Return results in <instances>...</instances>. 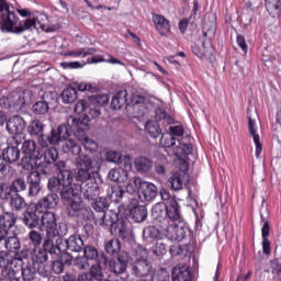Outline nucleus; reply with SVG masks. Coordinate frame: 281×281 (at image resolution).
Segmentation results:
<instances>
[{
  "label": "nucleus",
  "mask_w": 281,
  "mask_h": 281,
  "mask_svg": "<svg viewBox=\"0 0 281 281\" xmlns=\"http://www.w3.org/2000/svg\"><path fill=\"white\" fill-rule=\"evenodd\" d=\"M58 201H60V198H58V194L50 193L46 196L42 198L35 205L36 212H40L43 214L44 212H48L47 210H54L58 205Z\"/></svg>",
  "instance_id": "nucleus-21"
},
{
  "label": "nucleus",
  "mask_w": 281,
  "mask_h": 281,
  "mask_svg": "<svg viewBox=\"0 0 281 281\" xmlns=\"http://www.w3.org/2000/svg\"><path fill=\"white\" fill-rule=\"evenodd\" d=\"M44 161L53 166V168H56V164H58V149H56V147L46 149L44 153Z\"/></svg>",
  "instance_id": "nucleus-54"
},
{
  "label": "nucleus",
  "mask_w": 281,
  "mask_h": 281,
  "mask_svg": "<svg viewBox=\"0 0 281 281\" xmlns=\"http://www.w3.org/2000/svg\"><path fill=\"white\" fill-rule=\"evenodd\" d=\"M26 126L25 120L19 115H13L7 121V131L13 137H21L20 135H23Z\"/></svg>",
  "instance_id": "nucleus-18"
},
{
  "label": "nucleus",
  "mask_w": 281,
  "mask_h": 281,
  "mask_svg": "<svg viewBox=\"0 0 281 281\" xmlns=\"http://www.w3.org/2000/svg\"><path fill=\"white\" fill-rule=\"evenodd\" d=\"M167 202H158L151 209V218L158 223H168L167 217Z\"/></svg>",
  "instance_id": "nucleus-32"
},
{
  "label": "nucleus",
  "mask_w": 281,
  "mask_h": 281,
  "mask_svg": "<svg viewBox=\"0 0 281 281\" xmlns=\"http://www.w3.org/2000/svg\"><path fill=\"white\" fill-rule=\"evenodd\" d=\"M108 196L110 199H114V201L120 202L121 199H124V194L126 193L122 187H111L105 184Z\"/></svg>",
  "instance_id": "nucleus-55"
},
{
  "label": "nucleus",
  "mask_w": 281,
  "mask_h": 281,
  "mask_svg": "<svg viewBox=\"0 0 281 281\" xmlns=\"http://www.w3.org/2000/svg\"><path fill=\"white\" fill-rule=\"evenodd\" d=\"M104 251L108 256H120L122 254V241L111 238L104 241Z\"/></svg>",
  "instance_id": "nucleus-39"
},
{
  "label": "nucleus",
  "mask_w": 281,
  "mask_h": 281,
  "mask_svg": "<svg viewBox=\"0 0 281 281\" xmlns=\"http://www.w3.org/2000/svg\"><path fill=\"white\" fill-rule=\"evenodd\" d=\"M119 214L124 218H130L133 223H144L148 218V209L146 205H140L137 200L132 199L127 209L124 204L119 206Z\"/></svg>",
  "instance_id": "nucleus-5"
},
{
  "label": "nucleus",
  "mask_w": 281,
  "mask_h": 281,
  "mask_svg": "<svg viewBox=\"0 0 281 281\" xmlns=\"http://www.w3.org/2000/svg\"><path fill=\"white\" fill-rule=\"evenodd\" d=\"M49 111V103L47 101H37L32 106L34 115H45Z\"/></svg>",
  "instance_id": "nucleus-57"
},
{
  "label": "nucleus",
  "mask_w": 281,
  "mask_h": 281,
  "mask_svg": "<svg viewBox=\"0 0 281 281\" xmlns=\"http://www.w3.org/2000/svg\"><path fill=\"white\" fill-rule=\"evenodd\" d=\"M88 100L91 106L102 109V106H106V104H109L111 97H109V94H94L90 95Z\"/></svg>",
  "instance_id": "nucleus-48"
},
{
  "label": "nucleus",
  "mask_w": 281,
  "mask_h": 281,
  "mask_svg": "<svg viewBox=\"0 0 281 281\" xmlns=\"http://www.w3.org/2000/svg\"><path fill=\"white\" fill-rule=\"evenodd\" d=\"M22 223H24L25 227L29 229H36V227L41 223V213L40 211H26L23 213Z\"/></svg>",
  "instance_id": "nucleus-29"
},
{
  "label": "nucleus",
  "mask_w": 281,
  "mask_h": 281,
  "mask_svg": "<svg viewBox=\"0 0 281 281\" xmlns=\"http://www.w3.org/2000/svg\"><path fill=\"white\" fill-rule=\"evenodd\" d=\"M169 221H173L178 223H181V206L179 205V202H177L175 199L167 202V223Z\"/></svg>",
  "instance_id": "nucleus-31"
},
{
  "label": "nucleus",
  "mask_w": 281,
  "mask_h": 281,
  "mask_svg": "<svg viewBox=\"0 0 281 281\" xmlns=\"http://www.w3.org/2000/svg\"><path fill=\"white\" fill-rule=\"evenodd\" d=\"M33 260L37 265H45L49 260V256H58V251H60V244L58 243V239L56 243L49 241L48 238L44 237L43 245L38 248H33Z\"/></svg>",
  "instance_id": "nucleus-6"
},
{
  "label": "nucleus",
  "mask_w": 281,
  "mask_h": 281,
  "mask_svg": "<svg viewBox=\"0 0 281 281\" xmlns=\"http://www.w3.org/2000/svg\"><path fill=\"white\" fill-rule=\"evenodd\" d=\"M164 238H166V231H161L155 225L146 226L143 229V240L146 245H151V243H156L157 240H164Z\"/></svg>",
  "instance_id": "nucleus-20"
},
{
  "label": "nucleus",
  "mask_w": 281,
  "mask_h": 281,
  "mask_svg": "<svg viewBox=\"0 0 281 281\" xmlns=\"http://www.w3.org/2000/svg\"><path fill=\"white\" fill-rule=\"evenodd\" d=\"M16 225V215L13 212H5L0 215V227L5 232V238H8V231L12 229Z\"/></svg>",
  "instance_id": "nucleus-36"
},
{
  "label": "nucleus",
  "mask_w": 281,
  "mask_h": 281,
  "mask_svg": "<svg viewBox=\"0 0 281 281\" xmlns=\"http://www.w3.org/2000/svg\"><path fill=\"white\" fill-rule=\"evenodd\" d=\"M170 273L166 268H159L151 273L150 281H169Z\"/></svg>",
  "instance_id": "nucleus-58"
},
{
  "label": "nucleus",
  "mask_w": 281,
  "mask_h": 281,
  "mask_svg": "<svg viewBox=\"0 0 281 281\" xmlns=\"http://www.w3.org/2000/svg\"><path fill=\"white\" fill-rule=\"evenodd\" d=\"M186 181V172L184 171H175L169 178V183L175 190V192H179V190H183V182Z\"/></svg>",
  "instance_id": "nucleus-42"
},
{
  "label": "nucleus",
  "mask_w": 281,
  "mask_h": 281,
  "mask_svg": "<svg viewBox=\"0 0 281 281\" xmlns=\"http://www.w3.org/2000/svg\"><path fill=\"white\" fill-rule=\"evenodd\" d=\"M144 184V180L139 177H134L132 178L127 186H126V192H128V194H139V190L142 189V186Z\"/></svg>",
  "instance_id": "nucleus-53"
},
{
  "label": "nucleus",
  "mask_w": 281,
  "mask_h": 281,
  "mask_svg": "<svg viewBox=\"0 0 281 281\" xmlns=\"http://www.w3.org/2000/svg\"><path fill=\"white\" fill-rule=\"evenodd\" d=\"M23 139L19 136H11L7 139V147L2 150V158L7 164H16L18 159H21V146Z\"/></svg>",
  "instance_id": "nucleus-12"
},
{
  "label": "nucleus",
  "mask_w": 281,
  "mask_h": 281,
  "mask_svg": "<svg viewBox=\"0 0 281 281\" xmlns=\"http://www.w3.org/2000/svg\"><path fill=\"white\" fill-rule=\"evenodd\" d=\"M40 221L47 232H50L54 229V227H58V220L56 218V213L54 212H44L42 217H40Z\"/></svg>",
  "instance_id": "nucleus-38"
},
{
  "label": "nucleus",
  "mask_w": 281,
  "mask_h": 281,
  "mask_svg": "<svg viewBox=\"0 0 281 281\" xmlns=\"http://www.w3.org/2000/svg\"><path fill=\"white\" fill-rule=\"evenodd\" d=\"M153 23L160 36L170 34V20L157 13H151Z\"/></svg>",
  "instance_id": "nucleus-25"
},
{
  "label": "nucleus",
  "mask_w": 281,
  "mask_h": 281,
  "mask_svg": "<svg viewBox=\"0 0 281 281\" xmlns=\"http://www.w3.org/2000/svg\"><path fill=\"white\" fill-rule=\"evenodd\" d=\"M98 223L100 227H111V231L113 232V228L115 227L116 223L115 217L109 215V213H103L101 218L98 220Z\"/></svg>",
  "instance_id": "nucleus-59"
},
{
  "label": "nucleus",
  "mask_w": 281,
  "mask_h": 281,
  "mask_svg": "<svg viewBox=\"0 0 281 281\" xmlns=\"http://www.w3.org/2000/svg\"><path fill=\"white\" fill-rule=\"evenodd\" d=\"M69 233V226L67 223L61 222L54 226V228L45 234V238H47L52 243H56L57 240H63L65 236Z\"/></svg>",
  "instance_id": "nucleus-24"
},
{
  "label": "nucleus",
  "mask_w": 281,
  "mask_h": 281,
  "mask_svg": "<svg viewBox=\"0 0 281 281\" xmlns=\"http://www.w3.org/2000/svg\"><path fill=\"white\" fill-rule=\"evenodd\" d=\"M154 172H156L158 177H166V175H168V158H166V156H161L155 161Z\"/></svg>",
  "instance_id": "nucleus-47"
},
{
  "label": "nucleus",
  "mask_w": 281,
  "mask_h": 281,
  "mask_svg": "<svg viewBox=\"0 0 281 281\" xmlns=\"http://www.w3.org/2000/svg\"><path fill=\"white\" fill-rule=\"evenodd\" d=\"M64 187L63 182L57 177H52L48 179L47 188L50 192H59Z\"/></svg>",
  "instance_id": "nucleus-64"
},
{
  "label": "nucleus",
  "mask_w": 281,
  "mask_h": 281,
  "mask_svg": "<svg viewBox=\"0 0 281 281\" xmlns=\"http://www.w3.org/2000/svg\"><path fill=\"white\" fill-rule=\"evenodd\" d=\"M66 248L68 251H74L75 254H80L85 249V240L80 235H71L70 238L65 240Z\"/></svg>",
  "instance_id": "nucleus-34"
},
{
  "label": "nucleus",
  "mask_w": 281,
  "mask_h": 281,
  "mask_svg": "<svg viewBox=\"0 0 281 281\" xmlns=\"http://www.w3.org/2000/svg\"><path fill=\"white\" fill-rule=\"evenodd\" d=\"M266 10L269 14H280V0H265Z\"/></svg>",
  "instance_id": "nucleus-63"
},
{
  "label": "nucleus",
  "mask_w": 281,
  "mask_h": 281,
  "mask_svg": "<svg viewBox=\"0 0 281 281\" xmlns=\"http://www.w3.org/2000/svg\"><path fill=\"white\" fill-rule=\"evenodd\" d=\"M131 271L135 278H148L153 271V263L148 259H137L132 263Z\"/></svg>",
  "instance_id": "nucleus-19"
},
{
  "label": "nucleus",
  "mask_w": 281,
  "mask_h": 281,
  "mask_svg": "<svg viewBox=\"0 0 281 281\" xmlns=\"http://www.w3.org/2000/svg\"><path fill=\"white\" fill-rule=\"evenodd\" d=\"M83 256L88 259L91 260L92 262H100V258L104 255V252L98 251V248H95L92 245H88L83 247Z\"/></svg>",
  "instance_id": "nucleus-46"
},
{
  "label": "nucleus",
  "mask_w": 281,
  "mask_h": 281,
  "mask_svg": "<svg viewBox=\"0 0 281 281\" xmlns=\"http://www.w3.org/2000/svg\"><path fill=\"white\" fill-rule=\"evenodd\" d=\"M98 52L95 48H78L76 50H70L64 54V56L72 58H87V56H93Z\"/></svg>",
  "instance_id": "nucleus-50"
},
{
  "label": "nucleus",
  "mask_w": 281,
  "mask_h": 281,
  "mask_svg": "<svg viewBox=\"0 0 281 281\" xmlns=\"http://www.w3.org/2000/svg\"><path fill=\"white\" fill-rule=\"evenodd\" d=\"M108 179L114 183H124L128 179V173L124 169H111Z\"/></svg>",
  "instance_id": "nucleus-45"
},
{
  "label": "nucleus",
  "mask_w": 281,
  "mask_h": 281,
  "mask_svg": "<svg viewBox=\"0 0 281 281\" xmlns=\"http://www.w3.org/2000/svg\"><path fill=\"white\" fill-rule=\"evenodd\" d=\"M75 166L77 171L75 172V179H87L89 177H100V172L97 171L95 167L98 164L93 158L87 154H77L75 159Z\"/></svg>",
  "instance_id": "nucleus-4"
},
{
  "label": "nucleus",
  "mask_w": 281,
  "mask_h": 281,
  "mask_svg": "<svg viewBox=\"0 0 281 281\" xmlns=\"http://www.w3.org/2000/svg\"><path fill=\"white\" fill-rule=\"evenodd\" d=\"M248 131L255 142V146H256L255 155L258 159L262 154V143H260V135L258 134V128L256 127V120L251 119V116H248Z\"/></svg>",
  "instance_id": "nucleus-27"
},
{
  "label": "nucleus",
  "mask_w": 281,
  "mask_h": 281,
  "mask_svg": "<svg viewBox=\"0 0 281 281\" xmlns=\"http://www.w3.org/2000/svg\"><path fill=\"white\" fill-rule=\"evenodd\" d=\"M55 170L57 172V178L64 186H71L74 179H76V173L71 170V167L67 166L65 160H58L55 164Z\"/></svg>",
  "instance_id": "nucleus-16"
},
{
  "label": "nucleus",
  "mask_w": 281,
  "mask_h": 281,
  "mask_svg": "<svg viewBox=\"0 0 281 281\" xmlns=\"http://www.w3.org/2000/svg\"><path fill=\"white\" fill-rule=\"evenodd\" d=\"M54 165H49L45 160L40 162L37 169L35 171L29 172L26 176V183L29 186V196H38L41 194V176L44 175L45 177L52 175V168Z\"/></svg>",
  "instance_id": "nucleus-3"
},
{
  "label": "nucleus",
  "mask_w": 281,
  "mask_h": 281,
  "mask_svg": "<svg viewBox=\"0 0 281 281\" xmlns=\"http://www.w3.org/2000/svg\"><path fill=\"white\" fill-rule=\"evenodd\" d=\"M9 200V205L12 212H23V210L27 207L25 198H23L20 193H13Z\"/></svg>",
  "instance_id": "nucleus-40"
},
{
  "label": "nucleus",
  "mask_w": 281,
  "mask_h": 281,
  "mask_svg": "<svg viewBox=\"0 0 281 281\" xmlns=\"http://www.w3.org/2000/svg\"><path fill=\"white\" fill-rule=\"evenodd\" d=\"M21 150L25 159H32L33 161H38V159H43L44 154L43 151H41V147L36 145V140H24Z\"/></svg>",
  "instance_id": "nucleus-17"
},
{
  "label": "nucleus",
  "mask_w": 281,
  "mask_h": 281,
  "mask_svg": "<svg viewBox=\"0 0 281 281\" xmlns=\"http://www.w3.org/2000/svg\"><path fill=\"white\" fill-rule=\"evenodd\" d=\"M261 223H263L261 227V238H262V251L266 256L271 254V241L269 240V235L271 234V226L269 221L265 220V216L261 215Z\"/></svg>",
  "instance_id": "nucleus-26"
},
{
  "label": "nucleus",
  "mask_w": 281,
  "mask_h": 281,
  "mask_svg": "<svg viewBox=\"0 0 281 281\" xmlns=\"http://www.w3.org/2000/svg\"><path fill=\"white\" fill-rule=\"evenodd\" d=\"M100 176H89L86 179H75L79 184L81 196L85 201H95L100 196V184H98Z\"/></svg>",
  "instance_id": "nucleus-8"
},
{
  "label": "nucleus",
  "mask_w": 281,
  "mask_h": 281,
  "mask_svg": "<svg viewBox=\"0 0 281 281\" xmlns=\"http://www.w3.org/2000/svg\"><path fill=\"white\" fill-rule=\"evenodd\" d=\"M113 229L116 236H119V238H122V240H126L128 238V228H126V223L117 222Z\"/></svg>",
  "instance_id": "nucleus-60"
},
{
  "label": "nucleus",
  "mask_w": 281,
  "mask_h": 281,
  "mask_svg": "<svg viewBox=\"0 0 281 281\" xmlns=\"http://www.w3.org/2000/svg\"><path fill=\"white\" fill-rule=\"evenodd\" d=\"M13 194L12 184L0 182V199L8 201Z\"/></svg>",
  "instance_id": "nucleus-61"
},
{
  "label": "nucleus",
  "mask_w": 281,
  "mask_h": 281,
  "mask_svg": "<svg viewBox=\"0 0 281 281\" xmlns=\"http://www.w3.org/2000/svg\"><path fill=\"white\" fill-rule=\"evenodd\" d=\"M64 205L66 207V214L70 218H81V221H91L93 218V211L82 206V200L80 198H75Z\"/></svg>",
  "instance_id": "nucleus-10"
},
{
  "label": "nucleus",
  "mask_w": 281,
  "mask_h": 281,
  "mask_svg": "<svg viewBox=\"0 0 281 281\" xmlns=\"http://www.w3.org/2000/svg\"><path fill=\"white\" fill-rule=\"evenodd\" d=\"M27 240H29V247L30 249H38L40 247H43V243L45 241V236L43 233L31 229L27 234Z\"/></svg>",
  "instance_id": "nucleus-37"
},
{
  "label": "nucleus",
  "mask_w": 281,
  "mask_h": 281,
  "mask_svg": "<svg viewBox=\"0 0 281 281\" xmlns=\"http://www.w3.org/2000/svg\"><path fill=\"white\" fill-rule=\"evenodd\" d=\"M30 102H32V91L25 90L7 97L4 100V108L12 112L23 111Z\"/></svg>",
  "instance_id": "nucleus-11"
},
{
  "label": "nucleus",
  "mask_w": 281,
  "mask_h": 281,
  "mask_svg": "<svg viewBox=\"0 0 281 281\" xmlns=\"http://www.w3.org/2000/svg\"><path fill=\"white\" fill-rule=\"evenodd\" d=\"M157 186L153 184L151 182L143 181V184L138 192V198L140 199V201H143V203H150L157 198Z\"/></svg>",
  "instance_id": "nucleus-22"
},
{
  "label": "nucleus",
  "mask_w": 281,
  "mask_h": 281,
  "mask_svg": "<svg viewBox=\"0 0 281 281\" xmlns=\"http://www.w3.org/2000/svg\"><path fill=\"white\" fill-rule=\"evenodd\" d=\"M145 133L153 137V139H157L159 135H161V126L157 121H147L145 124Z\"/></svg>",
  "instance_id": "nucleus-51"
},
{
  "label": "nucleus",
  "mask_w": 281,
  "mask_h": 281,
  "mask_svg": "<svg viewBox=\"0 0 281 281\" xmlns=\"http://www.w3.org/2000/svg\"><path fill=\"white\" fill-rule=\"evenodd\" d=\"M172 281H192V272L187 266L176 267L171 272Z\"/></svg>",
  "instance_id": "nucleus-35"
},
{
  "label": "nucleus",
  "mask_w": 281,
  "mask_h": 281,
  "mask_svg": "<svg viewBox=\"0 0 281 281\" xmlns=\"http://www.w3.org/2000/svg\"><path fill=\"white\" fill-rule=\"evenodd\" d=\"M109 265V257L106 256H101L99 261H97L95 263H93L89 271L92 279L95 280H100L101 278H104V272H102V269H104L105 267H108Z\"/></svg>",
  "instance_id": "nucleus-28"
},
{
  "label": "nucleus",
  "mask_w": 281,
  "mask_h": 281,
  "mask_svg": "<svg viewBox=\"0 0 281 281\" xmlns=\"http://www.w3.org/2000/svg\"><path fill=\"white\" fill-rule=\"evenodd\" d=\"M45 124L41 120L32 121L27 126V133L31 137H43L45 135Z\"/></svg>",
  "instance_id": "nucleus-41"
},
{
  "label": "nucleus",
  "mask_w": 281,
  "mask_h": 281,
  "mask_svg": "<svg viewBox=\"0 0 281 281\" xmlns=\"http://www.w3.org/2000/svg\"><path fill=\"white\" fill-rule=\"evenodd\" d=\"M192 54L201 58L202 60H207L212 63V58H214V46L212 45L211 40L198 41L192 47Z\"/></svg>",
  "instance_id": "nucleus-15"
},
{
  "label": "nucleus",
  "mask_w": 281,
  "mask_h": 281,
  "mask_svg": "<svg viewBox=\"0 0 281 281\" xmlns=\"http://www.w3.org/2000/svg\"><path fill=\"white\" fill-rule=\"evenodd\" d=\"M123 106H128V91L120 90L114 94L111 101V109L120 111Z\"/></svg>",
  "instance_id": "nucleus-33"
},
{
  "label": "nucleus",
  "mask_w": 281,
  "mask_h": 281,
  "mask_svg": "<svg viewBox=\"0 0 281 281\" xmlns=\"http://www.w3.org/2000/svg\"><path fill=\"white\" fill-rule=\"evenodd\" d=\"M72 130H74L72 134L79 142H81L85 150H88V153H95V150H98V143H95V140L87 136L86 131L88 130H76L74 127Z\"/></svg>",
  "instance_id": "nucleus-23"
},
{
  "label": "nucleus",
  "mask_w": 281,
  "mask_h": 281,
  "mask_svg": "<svg viewBox=\"0 0 281 281\" xmlns=\"http://www.w3.org/2000/svg\"><path fill=\"white\" fill-rule=\"evenodd\" d=\"M74 134V127L67 124H61L57 128H52L50 132L44 136H41L37 139V144L42 148H47L48 146H58L60 142H64L61 145V150L66 155H80L82 153V147L78 142L71 137Z\"/></svg>",
  "instance_id": "nucleus-2"
},
{
  "label": "nucleus",
  "mask_w": 281,
  "mask_h": 281,
  "mask_svg": "<svg viewBox=\"0 0 281 281\" xmlns=\"http://www.w3.org/2000/svg\"><path fill=\"white\" fill-rule=\"evenodd\" d=\"M154 113H155V119H156V122H166L167 124H171L172 122V117L169 116L168 112H166L164 109L161 108H156L154 110Z\"/></svg>",
  "instance_id": "nucleus-62"
},
{
  "label": "nucleus",
  "mask_w": 281,
  "mask_h": 281,
  "mask_svg": "<svg viewBox=\"0 0 281 281\" xmlns=\"http://www.w3.org/2000/svg\"><path fill=\"white\" fill-rule=\"evenodd\" d=\"M192 236V231L186 224L179 222V224H170L165 229V238L171 241L181 243Z\"/></svg>",
  "instance_id": "nucleus-14"
},
{
  "label": "nucleus",
  "mask_w": 281,
  "mask_h": 281,
  "mask_svg": "<svg viewBox=\"0 0 281 281\" xmlns=\"http://www.w3.org/2000/svg\"><path fill=\"white\" fill-rule=\"evenodd\" d=\"M33 30L47 32V26L36 18L20 21L14 11H10L8 1L0 0V31L3 34H23V32H33Z\"/></svg>",
  "instance_id": "nucleus-1"
},
{
  "label": "nucleus",
  "mask_w": 281,
  "mask_h": 281,
  "mask_svg": "<svg viewBox=\"0 0 281 281\" xmlns=\"http://www.w3.org/2000/svg\"><path fill=\"white\" fill-rule=\"evenodd\" d=\"M154 162L146 156H139L134 159V168L140 175H148L153 170Z\"/></svg>",
  "instance_id": "nucleus-30"
},
{
  "label": "nucleus",
  "mask_w": 281,
  "mask_h": 281,
  "mask_svg": "<svg viewBox=\"0 0 281 281\" xmlns=\"http://www.w3.org/2000/svg\"><path fill=\"white\" fill-rule=\"evenodd\" d=\"M59 196L64 204L69 203V201H74L75 199H78V194L76 193V191H74V187H71V184H64V187L59 191Z\"/></svg>",
  "instance_id": "nucleus-44"
},
{
  "label": "nucleus",
  "mask_w": 281,
  "mask_h": 281,
  "mask_svg": "<svg viewBox=\"0 0 281 281\" xmlns=\"http://www.w3.org/2000/svg\"><path fill=\"white\" fill-rule=\"evenodd\" d=\"M11 189L13 190V194H21V192L27 190V182L24 178L18 177L12 180Z\"/></svg>",
  "instance_id": "nucleus-56"
},
{
  "label": "nucleus",
  "mask_w": 281,
  "mask_h": 281,
  "mask_svg": "<svg viewBox=\"0 0 281 281\" xmlns=\"http://www.w3.org/2000/svg\"><path fill=\"white\" fill-rule=\"evenodd\" d=\"M100 108H95L89 103L87 112L82 117L74 115L68 116V126H71L75 131H89V128H91L89 122L95 120V117H100Z\"/></svg>",
  "instance_id": "nucleus-7"
},
{
  "label": "nucleus",
  "mask_w": 281,
  "mask_h": 281,
  "mask_svg": "<svg viewBox=\"0 0 281 281\" xmlns=\"http://www.w3.org/2000/svg\"><path fill=\"white\" fill-rule=\"evenodd\" d=\"M60 98L64 104H74V102L78 100V90H76L74 87H68L63 90Z\"/></svg>",
  "instance_id": "nucleus-49"
},
{
  "label": "nucleus",
  "mask_w": 281,
  "mask_h": 281,
  "mask_svg": "<svg viewBox=\"0 0 281 281\" xmlns=\"http://www.w3.org/2000/svg\"><path fill=\"white\" fill-rule=\"evenodd\" d=\"M153 104L148 102L146 97L139 94H134L131 98V101L126 105L127 113L132 114V117H144L150 113Z\"/></svg>",
  "instance_id": "nucleus-9"
},
{
  "label": "nucleus",
  "mask_w": 281,
  "mask_h": 281,
  "mask_svg": "<svg viewBox=\"0 0 281 281\" xmlns=\"http://www.w3.org/2000/svg\"><path fill=\"white\" fill-rule=\"evenodd\" d=\"M111 205V203H109V199L106 198H97L93 203H92V210H94V212H100L101 214H104L109 211V206Z\"/></svg>",
  "instance_id": "nucleus-52"
},
{
  "label": "nucleus",
  "mask_w": 281,
  "mask_h": 281,
  "mask_svg": "<svg viewBox=\"0 0 281 281\" xmlns=\"http://www.w3.org/2000/svg\"><path fill=\"white\" fill-rule=\"evenodd\" d=\"M128 262H131V254L123 250L116 258L108 259V271L112 276H122V273H126Z\"/></svg>",
  "instance_id": "nucleus-13"
},
{
  "label": "nucleus",
  "mask_w": 281,
  "mask_h": 281,
  "mask_svg": "<svg viewBox=\"0 0 281 281\" xmlns=\"http://www.w3.org/2000/svg\"><path fill=\"white\" fill-rule=\"evenodd\" d=\"M5 247L7 251H10L11 254H16L19 249H21V240H19V237L16 235L4 237L1 247Z\"/></svg>",
  "instance_id": "nucleus-43"
}]
</instances>
